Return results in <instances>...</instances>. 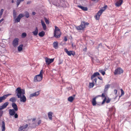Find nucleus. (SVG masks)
I'll return each instance as SVG.
<instances>
[{"label": "nucleus", "mask_w": 131, "mask_h": 131, "mask_svg": "<svg viewBox=\"0 0 131 131\" xmlns=\"http://www.w3.org/2000/svg\"><path fill=\"white\" fill-rule=\"evenodd\" d=\"M9 104L8 102H6L4 103L2 105L0 106V110H1L6 108Z\"/></svg>", "instance_id": "obj_12"}, {"label": "nucleus", "mask_w": 131, "mask_h": 131, "mask_svg": "<svg viewBox=\"0 0 131 131\" xmlns=\"http://www.w3.org/2000/svg\"><path fill=\"white\" fill-rule=\"evenodd\" d=\"M71 46L72 48H75L76 45H74L73 43V42H71Z\"/></svg>", "instance_id": "obj_45"}, {"label": "nucleus", "mask_w": 131, "mask_h": 131, "mask_svg": "<svg viewBox=\"0 0 131 131\" xmlns=\"http://www.w3.org/2000/svg\"><path fill=\"white\" fill-rule=\"evenodd\" d=\"M37 125L36 122H34L32 124L30 125L29 127H28V128L31 127L32 128H35L36 126Z\"/></svg>", "instance_id": "obj_17"}, {"label": "nucleus", "mask_w": 131, "mask_h": 131, "mask_svg": "<svg viewBox=\"0 0 131 131\" xmlns=\"http://www.w3.org/2000/svg\"><path fill=\"white\" fill-rule=\"evenodd\" d=\"M19 39L18 38H15L13 41L12 45L15 47H16L18 44Z\"/></svg>", "instance_id": "obj_5"}, {"label": "nucleus", "mask_w": 131, "mask_h": 131, "mask_svg": "<svg viewBox=\"0 0 131 131\" xmlns=\"http://www.w3.org/2000/svg\"><path fill=\"white\" fill-rule=\"evenodd\" d=\"M100 46H102V45L101 44H99L98 45V46L97 47V48H99V47H100Z\"/></svg>", "instance_id": "obj_59"}, {"label": "nucleus", "mask_w": 131, "mask_h": 131, "mask_svg": "<svg viewBox=\"0 0 131 131\" xmlns=\"http://www.w3.org/2000/svg\"><path fill=\"white\" fill-rule=\"evenodd\" d=\"M53 47L55 49L57 48L58 46V43L57 41H54L53 43Z\"/></svg>", "instance_id": "obj_26"}, {"label": "nucleus", "mask_w": 131, "mask_h": 131, "mask_svg": "<svg viewBox=\"0 0 131 131\" xmlns=\"http://www.w3.org/2000/svg\"><path fill=\"white\" fill-rule=\"evenodd\" d=\"M36 14V13L35 12H33L32 13V15H35Z\"/></svg>", "instance_id": "obj_60"}, {"label": "nucleus", "mask_w": 131, "mask_h": 131, "mask_svg": "<svg viewBox=\"0 0 131 131\" xmlns=\"http://www.w3.org/2000/svg\"><path fill=\"white\" fill-rule=\"evenodd\" d=\"M64 51L66 52L67 54L69 56L72 55L74 56L75 54V52L73 51H68L67 48H65L64 49Z\"/></svg>", "instance_id": "obj_4"}, {"label": "nucleus", "mask_w": 131, "mask_h": 131, "mask_svg": "<svg viewBox=\"0 0 131 131\" xmlns=\"http://www.w3.org/2000/svg\"><path fill=\"white\" fill-rule=\"evenodd\" d=\"M11 95V94H8L4 95L0 97V103L2 102L3 101L5 100L7 97Z\"/></svg>", "instance_id": "obj_6"}, {"label": "nucleus", "mask_w": 131, "mask_h": 131, "mask_svg": "<svg viewBox=\"0 0 131 131\" xmlns=\"http://www.w3.org/2000/svg\"><path fill=\"white\" fill-rule=\"evenodd\" d=\"M55 30L54 31H55V32H56V31H59L60 30L59 29L58 27H57L56 26H55Z\"/></svg>", "instance_id": "obj_39"}, {"label": "nucleus", "mask_w": 131, "mask_h": 131, "mask_svg": "<svg viewBox=\"0 0 131 131\" xmlns=\"http://www.w3.org/2000/svg\"><path fill=\"white\" fill-rule=\"evenodd\" d=\"M111 109H112V110H114V111H115V108L114 107H113L112 108H111Z\"/></svg>", "instance_id": "obj_63"}, {"label": "nucleus", "mask_w": 131, "mask_h": 131, "mask_svg": "<svg viewBox=\"0 0 131 131\" xmlns=\"http://www.w3.org/2000/svg\"><path fill=\"white\" fill-rule=\"evenodd\" d=\"M26 36V34L25 32H24L22 34L21 36L22 38H25Z\"/></svg>", "instance_id": "obj_36"}, {"label": "nucleus", "mask_w": 131, "mask_h": 131, "mask_svg": "<svg viewBox=\"0 0 131 131\" xmlns=\"http://www.w3.org/2000/svg\"><path fill=\"white\" fill-rule=\"evenodd\" d=\"M121 96L123 95L124 94V92L122 89H121Z\"/></svg>", "instance_id": "obj_46"}, {"label": "nucleus", "mask_w": 131, "mask_h": 131, "mask_svg": "<svg viewBox=\"0 0 131 131\" xmlns=\"http://www.w3.org/2000/svg\"><path fill=\"white\" fill-rule=\"evenodd\" d=\"M45 59L46 64L47 65H49L53 61L54 58L50 59L47 57H46Z\"/></svg>", "instance_id": "obj_8"}, {"label": "nucleus", "mask_w": 131, "mask_h": 131, "mask_svg": "<svg viewBox=\"0 0 131 131\" xmlns=\"http://www.w3.org/2000/svg\"><path fill=\"white\" fill-rule=\"evenodd\" d=\"M100 74L99 72H96L94 73L92 75L91 77V80L93 79L96 76H97L98 75H100Z\"/></svg>", "instance_id": "obj_19"}, {"label": "nucleus", "mask_w": 131, "mask_h": 131, "mask_svg": "<svg viewBox=\"0 0 131 131\" xmlns=\"http://www.w3.org/2000/svg\"><path fill=\"white\" fill-rule=\"evenodd\" d=\"M98 78L100 80H103V78H102V77H98Z\"/></svg>", "instance_id": "obj_55"}, {"label": "nucleus", "mask_w": 131, "mask_h": 131, "mask_svg": "<svg viewBox=\"0 0 131 131\" xmlns=\"http://www.w3.org/2000/svg\"><path fill=\"white\" fill-rule=\"evenodd\" d=\"M98 97V96H96L95 97L93 98L92 101V105L93 106H95L96 105H100V104H99L98 103H96V99Z\"/></svg>", "instance_id": "obj_11"}, {"label": "nucleus", "mask_w": 131, "mask_h": 131, "mask_svg": "<svg viewBox=\"0 0 131 131\" xmlns=\"http://www.w3.org/2000/svg\"><path fill=\"white\" fill-rule=\"evenodd\" d=\"M3 111H0V118H1V117L2 115L3 114Z\"/></svg>", "instance_id": "obj_51"}, {"label": "nucleus", "mask_w": 131, "mask_h": 131, "mask_svg": "<svg viewBox=\"0 0 131 131\" xmlns=\"http://www.w3.org/2000/svg\"><path fill=\"white\" fill-rule=\"evenodd\" d=\"M97 80V79L95 78L94 79V80L93 81H94L96 83Z\"/></svg>", "instance_id": "obj_57"}, {"label": "nucleus", "mask_w": 131, "mask_h": 131, "mask_svg": "<svg viewBox=\"0 0 131 131\" xmlns=\"http://www.w3.org/2000/svg\"><path fill=\"white\" fill-rule=\"evenodd\" d=\"M41 22L43 29L44 30H46L47 29V27L44 22L42 20H41Z\"/></svg>", "instance_id": "obj_22"}, {"label": "nucleus", "mask_w": 131, "mask_h": 131, "mask_svg": "<svg viewBox=\"0 0 131 131\" xmlns=\"http://www.w3.org/2000/svg\"><path fill=\"white\" fill-rule=\"evenodd\" d=\"M111 100V99L109 98L108 97L106 101V103H108L110 102Z\"/></svg>", "instance_id": "obj_42"}, {"label": "nucleus", "mask_w": 131, "mask_h": 131, "mask_svg": "<svg viewBox=\"0 0 131 131\" xmlns=\"http://www.w3.org/2000/svg\"><path fill=\"white\" fill-rule=\"evenodd\" d=\"M107 100V98L106 97H105V98H104V99L103 100V101H102L101 104V105H102V104H104L106 101V100Z\"/></svg>", "instance_id": "obj_44"}, {"label": "nucleus", "mask_w": 131, "mask_h": 131, "mask_svg": "<svg viewBox=\"0 0 131 131\" xmlns=\"http://www.w3.org/2000/svg\"><path fill=\"white\" fill-rule=\"evenodd\" d=\"M45 21L47 24H49V20L46 17L44 18Z\"/></svg>", "instance_id": "obj_37"}, {"label": "nucleus", "mask_w": 131, "mask_h": 131, "mask_svg": "<svg viewBox=\"0 0 131 131\" xmlns=\"http://www.w3.org/2000/svg\"><path fill=\"white\" fill-rule=\"evenodd\" d=\"M97 96H98V97H104V98H105V97H105V94L103 93H102L101 95H98Z\"/></svg>", "instance_id": "obj_43"}, {"label": "nucleus", "mask_w": 131, "mask_h": 131, "mask_svg": "<svg viewBox=\"0 0 131 131\" xmlns=\"http://www.w3.org/2000/svg\"><path fill=\"white\" fill-rule=\"evenodd\" d=\"M89 24V23L88 22H85L84 21H82L81 22L80 25L76 26V28L78 30H83L85 28L88 26Z\"/></svg>", "instance_id": "obj_1"}, {"label": "nucleus", "mask_w": 131, "mask_h": 131, "mask_svg": "<svg viewBox=\"0 0 131 131\" xmlns=\"http://www.w3.org/2000/svg\"><path fill=\"white\" fill-rule=\"evenodd\" d=\"M40 93V91H38L36 92L35 93L30 94L29 97L31 98L34 97H37L39 95Z\"/></svg>", "instance_id": "obj_9"}, {"label": "nucleus", "mask_w": 131, "mask_h": 131, "mask_svg": "<svg viewBox=\"0 0 131 131\" xmlns=\"http://www.w3.org/2000/svg\"><path fill=\"white\" fill-rule=\"evenodd\" d=\"M36 120V119L35 118H33L32 119V121L33 122H35V120Z\"/></svg>", "instance_id": "obj_62"}, {"label": "nucleus", "mask_w": 131, "mask_h": 131, "mask_svg": "<svg viewBox=\"0 0 131 131\" xmlns=\"http://www.w3.org/2000/svg\"><path fill=\"white\" fill-rule=\"evenodd\" d=\"M94 84L93 83V81L92 83H89V86L90 88H93L94 86Z\"/></svg>", "instance_id": "obj_35"}, {"label": "nucleus", "mask_w": 131, "mask_h": 131, "mask_svg": "<svg viewBox=\"0 0 131 131\" xmlns=\"http://www.w3.org/2000/svg\"><path fill=\"white\" fill-rule=\"evenodd\" d=\"M4 10V9H1V11H0V15H2Z\"/></svg>", "instance_id": "obj_47"}, {"label": "nucleus", "mask_w": 131, "mask_h": 131, "mask_svg": "<svg viewBox=\"0 0 131 131\" xmlns=\"http://www.w3.org/2000/svg\"><path fill=\"white\" fill-rule=\"evenodd\" d=\"M42 78L41 77H37L35 76L34 78V81L35 82L39 81H41L42 79Z\"/></svg>", "instance_id": "obj_15"}, {"label": "nucleus", "mask_w": 131, "mask_h": 131, "mask_svg": "<svg viewBox=\"0 0 131 131\" xmlns=\"http://www.w3.org/2000/svg\"><path fill=\"white\" fill-rule=\"evenodd\" d=\"M4 20V19L2 18V19H1V20H0V21H1V22H2L3 21V20Z\"/></svg>", "instance_id": "obj_64"}, {"label": "nucleus", "mask_w": 131, "mask_h": 131, "mask_svg": "<svg viewBox=\"0 0 131 131\" xmlns=\"http://www.w3.org/2000/svg\"><path fill=\"white\" fill-rule=\"evenodd\" d=\"M41 120H39L38 122L37 125H40L41 123Z\"/></svg>", "instance_id": "obj_49"}, {"label": "nucleus", "mask_w": 131, "mask_h": 131, "mask_svg": "<svg viewBox=\"0 0 131 131\" xmlns=\"http://www.w3.org/2000/svg\"><path fill=\"white\" fill-rule=\"evenodd\" d=\"M35 76H36V77H42V78H43V75H42V76H41V74H40L38 75H36Z\"/></svg>", "instance_id": "obj_53"}, {"label": "nucleus", "mask_w": 131, "mask_h": 131, "mask_svg": "<svg viewBox=\"0 0 131 131\" xmlns=\"http://www.w3.org/2000/svg\"><path fill=\"white\" fill-rule=\"evenodd\" d=\"M16 98L14 97H13L9 99V101L12 102L13 103H15L16 101Z\"/></svg>", "instance_id": "obj_25"}, {"label": "nucleus", "mask_w": 131, "mask_h": 131, "mask_svg": "<svg viewBox=\"0 0 131 131\" xmlns=\"http://www.w3.org/2000/svg\"><path fill=\"white\" fill-rule=\"evenodd\" d=\"M45 32L43 31H42L41 32L39 33L38 35L39 36L42 37L45 35Z\"/></svg>", "instance_id": "obj_29"}, {"label": "nucleus", "mask_w": 131, "mask_h": 131, "mask_svg": "<svg viewBox=\"0 0 131 131\" xmlns=\"http://www.w3.org/2000/svg\"><path fill=\"white\" fill-rule=\"evenodd\" d=\"M23 44H21L18 47V51L20 52L23 49Z\"/></svg>", "instance_id": "obj_28"}, {"label": "nucleus", "mask_w": 131, "mask_h": 131, "mask_svg": "<svg viewBox=\"0 0 131 131\" xmlns=\"http://www.w3.org/2000/svg\"><path fill=\"white\" fill-rule=\"evenodd\" d=\"M99 14L98 12L97 13L96 15L95 16V18L97 20H99L100 18V16L101 15V14H100V13Z\"/></svg>", "instance_id": "obj_31"}, {"label": "nucleus", "mask_w": 131, "mask_h": 131, "mask_svg": "<svg viewBox=\"0 0 131 131\" xmlns=\"http://www.w3.org/2000/svg\"><path fill=\"white\" fill-rule=\"evenodd\" d=\"M78 6L79 8L81 9L82 10L84 11H87L88 10V8L86 7H84L80 5H78Z\"/></svg>", "instance_id": "obj_21"}, {"label": "nucleus", "mask_w": 131, "mask_h": 131, "mask_svg": "<svg viewBox=\"0 0 131 131\" xmlns=\"http://www.w3.org/2000/svg\"><path fill=\"white\" fill-rule=\"evenodd\" d=\"M12 106L15 110L17 111L18 110L17 106L16 104L15 103H12Z\"/></svg>", "instance_id": "obj_18"}, {"label": "nucleus", "mask_w": 131, "mask_h": 131, "mask_svg": "<svg viewBox=\"0 0 131 131\" xmlns=\"http://www.w3.org/2000/svg\"><path fill=\"white\" fill-rule=\"evenodd\" d=\"M2 131H5V124L4 121L2 122Z\"/></svg>", "instance_id": "obj_23"}, {"label": "nucleus", "mask_w": 131, "mask_h": 131, "mask_svg": "<svg viewBox=\"0 0 131 131\" xmlns=\"http://www.w3.org/2000/svg\"><path fill=\"white\" fill-rule=\"evenodd\" d=\"M15 93L17 94L18 97H20L22 95H23L25 93V90L21 89L20 87H18L16 89Z\"/></svg>", "instance_id": "obj_2"}, {"label": "nucleus", "mask_w": 131, "mask_h": 131, "mask_svg": "<svg viewBox=\"0 0 131 131\" xmlns=\"http://www.w3.org/2000/svg\"><path fill=\"white\" fill-rule=\"evenodd\" d=\"M14 117L15 118H17L18 117V115L17 113H15V114H14Z\"/></svg>", "instance_id": "obj_48"}, {"label": "nucleus", "mask_w": 131, "mask_h": 131, "mask_svg": "<svg viewBox=\"0 0 131 131\" xmlns=\"http://www.w3.org/2000/svg\"><path fill=\"white\" fill-rule=\"evenodd\" d=\"M43 73V70H41L40 74H41V75H42V74Z\"/></svg>", "instance_id": "obj_50"}, {"label": "nucleus", "mask_w": 131, "mask_h": 131, "mask_svg": "<svg viewBox=\"0 0 131 131\" xmlns=\"http://www.w3.org/2000/svg\"><path fill=\"white\" fill-rule=\"evenodd\" d=\"M24 129H25L23 126H21L20 127L19 129V131H21L22 130H23Z\"/></svg>", "instance_id": "obj_40"}, {"label": "nucleus", "mask_w": 131, "mask_h": 131, "mask_svg": "<svg viewBox=\"0 0 131 131\" xmlns=\"http://www.w3.org/2000/svg\"><path fill=\"white\" fill-rule=\"evenodd\" d=\"M23 126V127H24V128L25 129V128H26L28 126V125L27 124H26L25 125Z\"/></svg>", "instance_id": "obj_54"}, {"label": "nucleus", "mask_w": 131, "mask_h": 131, "mask_svg": "<svg viewBox=\"0 0 131 131\" xmlns=\"http://www.w3.org/2000/svg\"><path fill=\"white\" fill-rule=\"evenodd\" d=\"M117 92V90H114V94L116 95Z\"/></svg>", "instance_id": "obj_52"}, {"label": "nucleus", "mask_w": 131, "mask_h": 131, "mask_svg": "<svg viewBox=\"0 0 131 131\" xmlns=\"http://www.w3.org/2000/svg\"><path fill=\"white\" fill-rule=\"evenodd\" d=\"M31 3V1H28V2H27V4H29Z\"/></svg>", "instance_id": "obj_58"}, {"label": "nucleus", "mask_w": 131, "mask_h": 131, "mask_svg": "<svg viewBox=\"0 0 131 131\" xmlns=\"http://www.w3.org/2000/svg\"><path fill=\"white\" fill-rule=\"evenodd\" d=\"M74 99V97L73 96H70L68 98V101L70 102H72Z\"/></svg>", "instance_id": "obj_32"}, {"label": "nucleus", "mask_w": 131, "mask_h": 131, "mask_svg": "<svg viewBox=\"0 0 131 131\" xmlns=\"http://www.w3.org/2000/svg\"><path fill=\"white\" fill-rule=\"evenodd\" d=\"M107 6L106 5H105L103 7L102 9H101V10H100L98 11V13L99 14V13H100V14H102L103 12L106 9V8L107 7Z\"/></svg>", "instance_id": "obj_20"}, {"label": "nucleus", "mask_w": 131, "mask_h": 131, "mask_svg": "<svg viewBox=\"0 0 131 131\" xmlns=\"http://www.w3.org/2000/svg\"><path fill=\"white\" fill-rule=\"evenodd\" d=\"M16 111L14 109H9V114L10 116H13L15 114Z\"/></svg>", "instance_id": "obj_16"}, {"label": "nucleus", "mask_w": 131, "mask_h": 131, "mask_svg": "<svg viewBox=\"0 0 131 131\" xmlns=\"http://www.w3.org/2000/svg\"><path fill=\"white\" fill-rule=\"evenodd\" d=\"M67 40V39L66 36H65L64 38V41H66Z\"/></svg>", "instance_id": "obj_56"}, {"label": "nucleus", "mask_w": 131, "mask_h": 131, "mask_svg": "<svg viewBox=\"0 0 131 131\" xmlns=\"http://www.w3.org/2000/svg\"><path fill=\"white\" fill-rule=\"evenodd\" d=\"M123 70L120 67H119L115 69L114 72V74L115 75L120 74L123 73Z\"/></svg>", "instance_id": "obj_3"}, {"label": "nucleus", "mask_w": 131, "mask_h": 131, "mask_svg": "<svg viewBox=\"0 0 131 131\" xmlns=\"http://www.w3.org/2000/svg\"><path fill=\"white\" fill-rule=\"evenodd\" d=\"M99 72L101 73L103 75H104L105 74V72L102 70H100L99 71Z\"/></svg>", "instance_id": "obj_38"}, {"label": "nucleus", "mask_w": 131, "mask_h": 131, "mask_svg": "<svg viewBox=\"0 0 131 131\" xmlns=\"http://www.w3.org/2000/svg\"><path fill=\"white\" fill-rule=\"evenodd\" d=\"M61 35V32L60 31H54V36L56 38H59Z\"/></svg>", "instance_id": "obj_10"}, {"label": "nucleus", "mask_w": 131, "mask_h": 131, "mask_svg": "<svg viewBox=\"0 0 131 131\" xmlns=\"http://www.w3.org/2000/svg\"><path fill=\"white\" fill-rule=\"evenodd\" d=\"M21 2V1L20 0H17L16 2H17V7H18V5H19L20 4Z\"/></svg>", "instance_id": "obj_41"}, {"label": "nucleus", "mask_w": 131, "mask_h": 131, "mask_svg": "<svg viewBox=\"0 0 131 131\" xmlns=\"http://www.w3.org/2000/svg\"><path fill=\"white\" fill-rule=\"evenodd\" d=\"M110 86V85L109 84L105 85V89L104 90V92H106L107 91Z\"/></svg>", "instance_id": "obj_30"}, {"label": "nucleus", "mask_w": 131, "mask_h": 131, "mask_svg": "<svg viewBox=\"0 0 131 131\" xmlns=\"http://www.w3.org/2000/svg\"><path fill=\"white\" fill-rule=\"evenodd\" d=\"M24 16V15L22 14H20L18 16L17 18H16L15 19V22H19L21 18Z\"/></svg>", "instance_id": "obj_7"}, {"label": "nucleus", "mask_w": 131, "mask_h": 131, "mask_svg": "<svg viewBox=\"0 0 131 131\" xmlns=\"http://www.w3.org/2000/svg\"><path fill=\"white\" fill-rule=\"evenodd\" d=\"M25 15H24V16L27 18H28L29 17V13L27 11H25L24 12Z\"/></svg>", "instance_id": "obj_34"}, {"label": "nucleus", "mask_w": 131, "mask_h": 131, "mask_svg": "<svg viewBox=\"0 0 131 131\" xmlns=\"http://www.w3.org/2000/svg\"><path fill=\"white\" fill-rule=\"evenodd\" d=\"M38 32V29L37 27H36L34 31H33L32 33L35 36H36L37 35Z\"/></svg>", "instance_id": "obj_27"}, {"label": "nucleus", "mask_w": 131, "mask_h": 131, "mask_svg": "<svg viewBox=\"0 0 131 131\" xmlns=\"http://www.w3.org/2000/svg\"><path fill=\"white\" fill-rule=\"evenodd\" d=\"M13 15L14 18L15 19L16 17L17 13L14 10L13 11Z\"/></svg>", "instance_id": "obj_33"}, {"label": "nucleus", "mask_w": 131, "mask_h": 131, "mask_svg": "<svg viewBox=\"0 0 131 131\" xmlns=\"http://www.w3.org/2000/svg\"><path fill=\"white\" fill-rule=\"evenodd\" d=\"M20 99V101L21 102H25L26 100V99L25 96L24 95H22L20 96V97H18Z\"/></svg>", "instance_id": "obj_13"}, {"label": "nucleus", "mask_w": 131, "mask_h": 131, "mask_svg": "<svg viewBox=\"0 0 131 131\" xmlns=\"http://www.w3.org/2000/svg\"><path fill=\"white\" fill-rule=\"evenodd\" d=\"M123 2L122 0H119L116 2L115 3V5L116 7H119L122 4Z\"/></svg>", "instance_id": "obj_14"}, {"label": "nucleus", "mask_w": 131, "mask_h": 131, "mask_svg": "<svg viewBox=\"0 0 131 131\" xmlns=\"http://www.w3.org/2000/svg\"><path fill=\"white\" fill-rule=\"evenodd\" d=\"M53 113L51 112H49L48 113V116L49 119L50 120H52V115Z\"/></svg>", "instance_id": "obj_24"}, {"label": "nucleus", "mask_w": 131, "mask_h": 131, "mask_svg": "<svg viewBox=\"0 0 131 131\" xmlns=\"http://www.w3.org/2000/svg\"><path fill=\"white\" fill-rule=\"evenodd\" d=\"M68 89L69 90H71L72 89V86H71V87H69L68 88Z\"/></svg>", "instance_id": "obj_61"}]
</instances>
